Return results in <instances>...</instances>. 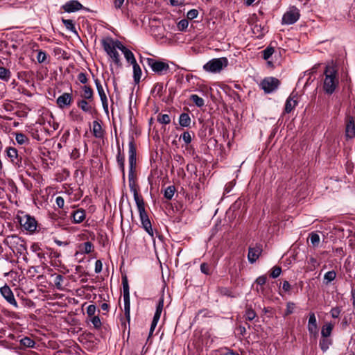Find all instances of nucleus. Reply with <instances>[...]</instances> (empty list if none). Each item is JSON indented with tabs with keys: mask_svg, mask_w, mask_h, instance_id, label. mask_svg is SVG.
Wrapping results in <instances>:
<instances>
[{
	"mask_svg": "<svg viewBox=\"0 0 355 355\" xmlns=\"http://www.w3.org/2000/svg\"><path fill=\"white\" fill-rule=\"evenodd\" d=\"M137 161V148L133 137L130 138L128 143V162H129V171H128V184L130 191L133 193L134 200L135 202L142 200L143 198L138 193V190L136 187V182L135 178V170Z\"/></svg>",
	"mask_w": 355,
	"mask_h": 355,
	"instance_id": "obj_1",
	"label": "nucleus"
},
{
	"mask_svg": "<svg viewBox=\"0 0 355 355\" xmlns=\"http://www.w3.org/2000/svg\"><path fill=\"white\" fill-rule=\"evenodd\" d=\"M324 80L323 89L325 93L331 94L334 92L339 83L338 71L335 66L327 65L324 71Z\"/></svg>",
	"mask_w": 355,
	"mask_h": 355,
	"instance_id": "obj_2",
	"label": "nucleus"
},
{
	"mask_svg": "<svg viewBox=\"0 0 355 355\" xmlns=\"http://www.w3.org/2000/svg\"><path fill=\"white\" fill-rule=\"evenodd\" d=\"M345 256V252L343 248H338L331 251H324L321 253V259H324V262H329V265L341 264V260Z\"/></svg>",
	"mask_w": 355,
	"mask_h": 355,
	"instance_id": "obj_3",
	"label": "nucleus"
},
{
	"mask_svg": "<svg viewBox=\"0 0 355 355\" xmlns=\"http://www.w3.org/2000/svg\"><path fill=\"white\" fill-rule=\"evenodd\" d=\"M228 65V60L225 57L213 58L203 65V69L210 73H219Z\"/></svg>",
	"mask_w": 355,
	"mask_h": 355,
	"instance_id": "obj_4",
	"label": "nucleus"
},
{
	"mask_svg": "<svg viewBox=\"0 0 355 355\" xmlns=\"http://www.w3.org/2000/svg\"><path fill=\"white\" fill-rule=\"evenodd\" d=\"M121 279L123 291L124 314L127 320L129 322L130 320V300L129 285L126 274L122 273Z\"/></svg>",
	"mask_w": 355,
	"mask_h": 355,
	"instance_id": "obj_5",
	"label": "nucleus"
},
{
	"mask_svg": "<svg viewBox=\"0 0 355 355\" xmlns=\"http://www.w3.org/2000/svg\"><path fill=\"white\" fill-rule=\"evenodd\" d=\"M280 84L279 80L274 77L265 78L260 83V87L265 92L269 94L275 91Z\"/></svg>",
	"mask_w": 355,
	"mask_h": 355,
	"instance_id": "obj_6",
	"label": "nucleus"
},
{
	"mask_svg": "<svg viewBox=\"0 0 355 355\" xmlns=\"http://www.w3.org/2000/svg\"><path fill=\"white\" fill-rule=\"evenodd\" d=\"M146 63L155 73L158 74H162L169 70V66L167 63L156 60L153 58H147Z\"/></svg>",
	"mask_w": 355,
	"mask_h": 355,
	"instance_id": "obj_7",
	"label": "nucleus"
},
{
	"mask_svg": "<svg viewBox=\"0 0 355 355\" xmlns=\"http://www.w3.org/2000/svg\"><path fill=\"white\" fill-rule=\"evenodd\" d=\"M300 16V10L296 7L293 6L283 15L282 24H293L299 19Z\"/></svg>",
	"mask_w": 355,
	"mask_h": 355,
	"instance_id": "obj_8",
	"label": "nucleus"
},
{
	"mask_svg": "<svg viewBox=\"0 0 355 355\" xmlns=\"http://www.w3.org/2000/svg\"><path fill=\"white\" fill-rule=\"evenodd\" d=\"M102 45L105 51L112 58V61L117 65L121 66V62L120 55L117 51L114 49L112 42L107 43L105 40H102Z\"/></svg>",
	"mask_w": 355,
	"mask_h": 355,
	"instance_id": "obj_9",
	"label": "nucleus"
},
{
	"mask_svg": "<svg viewBox=\"0 0 355 355\" xmlns=\"http://www.w3.org/2000/svg\"><path fill=\"white\" fill-rule=\"evenodd\" d=\"M19 223L22 228L29 232H34L36 230L37 222L35 219L28 215L21 218Z\"/></svg>",
	"mask_w": 355,
	"mask_h": 355,
	"instance_id": "obj_10",
	"label": "nucleus"
},
{
	"mask_svg": "<svg viewBox=\"0 0 355 355\" xmlns=\"http://www.w3.org/2000/svg\"><path fill=\"white\" fill-rule=\"evenodd\" d=\"M262 250V245L261 243H256L254 246L250 245L249 247L248 259L251 264L254 263L259 259Z\"/></svg>",
	"mask_w": 355,
	"mask_h": 355,
	"instance_id": "obj_11",
	"label": "nucleus"
},
{
	"mask_svg": "<svg viewBox=\"0 0 355 355\" xmlns=\"http://www.w3.org/2000/svg\"><path fill=\"white\" fill-rule=\"evenodd\" d=\"M0 293L4 299L11 305L17 307V302L15 299L14 294L10 288L5 285L0 288Z\"/></svg>",
	"mask_w": 355,
	"mask_h": 355,
	"instance_id": "obj_12",
	"label": "nucleus"
},
{
	"mask_svg": "<svg viewBox=\"0 0 355 355\" xmlns=\"http://www.w3.org/2000/svg\"><path fill=\"white\" fill-rule=\"evenodd\" d=\"M307 328L311 336H313L314 337L317 336L318 334V329L316 317L314 313H311L309 314Z\"/></svg>",
	"mask_w": 355,
	"mask_h": 355,
	"instance_id": "obj_13",
	"label": "nucleus"
},
{
	"mask_svg": "<svg viewBox=\"0 0 355 355\" xmlns=\"http://www.w3.org/2000/svg\"><path fill=\"white\" fill-rule=\"evenodd\" d=\"M72 101L73 98L71 94L63 93L57 98L56 103L60 108L63 109L65 107L71 105Z\"/></svg>",
	"mask_w": 355,
	"mask_h": 355,
	"instance_id": "obj_14",
	"label": "nucleus"
},
{
	"mask_svg": "<svg viewBox=\"0 0 355 355\" xmlns=\"http://www.w3.org/2000/svg\"><path fill=\"white\" fill-rule=\"evenodd\" d=\"M83 8V5L76 0H71L62 6V8L67 12H73L81 10Z\"/></svg>",
	"mask_w": 355,
	"mask_h": 355,
	"instance_id": "obj_15",
	"label": "nucleus"
},
{
	"mask_svg": "<svg viewBox=\"0 0 355 355\" xmlns=\"http://www.w3.org/2000/svg\"><path fill=\"white\" fill-rule=\"evenodd\" d=\"M7 155L10 158L11 162L18 168L22 166L21 158L18 157V153L16 148L10 147L7 149Z\"/></svg>",
	"mask_w": 355,
	"mask_h": 355,
	"instance_id": "obj_16",
	"label": "nucleus"
},
{
	"mask_svg": "<svg viewBox=\"0 0 355 355\" xmlns=\"http://www.w3.org/2000/svg\"><path fill=\"white\" fill-rule=\"evenodd\" d=\"M345 137L347 139H352L355 137V124L352 117L347 120L345 128Z\"/></svg>",
	"mask_w": 355,
	"mask_h": 355,
	"instance_id": "obj_17",
	"label": "nucleus"
},
{
	"mask_svg": "<svg viewBox=\"0 0 355 355\" xmlns=\"http://www.w3.org/2000/svg\"><path fill=\"white\" fill-rule=\"evenodd\" d=\"M94 250V246L90 241H87L83 243H80L78 245V251L76 253V255L78 254H89L93 252Z\"/></svg>",
	"mask_w": 355,
	"mask_h": 355,
	"instance_id": "obj_18",
	"label": "nucleus"
},
{
	"mask_svg": "<svg viewBox=\"0 0 355 355\" xmlns=\"http://www.w3.org/2000/svg\"><path fill=\"white\" fill-rule=\"evenodd\" d=\"M86 217L85 211L83 209L75 210L71 214L73 222L76 224L82 223Z\"/></svg>",
	"mask_w": 355,
	"mask_h": 355,
	"instance_id": "obj_19",
	"label": "nucleus"
},
{
	"mask_svg": "<svg viewBox=\"0 0 355 355\" xmlns=\"http://www.w3.org/2000/svg\"><path fill=\"white\" fill-rule=\"evenodd\" d=\"M116 162L122 172L123 178L125 179V157L123 152H121V148L118 146V152L116 155Z\"/></svg>",
	"mask_w": 355,
	"mask_h": 355,
	"instance_id": "obj_20",
	"label": "nucleus"
},
{
	"mask_svg": "<svg viewBox=\"0 0 355 355\" xmlns=\"http://www.w3.org/2000/svg\"><path fill=\"white\" fill-rule=\"evenodd\" d=\"M77 105L80 107L83 112H87L90 114H93L95 111L94 107L89 104V102L87 101V99H81L78 101Z\"/></svg>",
	"mask_w": 355,
	"mask_h": 355,
	"instance_id": "obj_21",
	"label": "nucleus"
},
{
	"mask_svg": "<svg viewBox=\"0 0 355 355\" xmlns=\"http://www.w3.org/2000/svg\"><path fill=\"white\" fill-rule=\"evenodd\" d=\"M135 203L138 209L141 223H143L144 221L149 219L148 216L145 210V205L144 200L137 202Z\"/></svg>",
	"mask_w": 355,
	"mask_h": 355,
	"instance_id": "obj_22",
	"label": "nucleus"
},
{
	"mask_svg": "<svg viewBox=\"0 0 355 355\" xmlns=\"http://www.w3.org/2000/svg\"><path fill=\"white\" fill-rule=\"evenodd\" d=\"M92 132L96 138H103L104 135L102 126L97 121H94L92 123Z\"/></svg>",
	"mask_w": 355,
	"mask_h": 355,
	"instance_id": "obj_23",
	"label": "nucleus"
},
{
	"mask_svg": "<svg viewBox=\"0 0 355 355\" xmlns=\"http://www.w3.org/2000/svg\"><path fill=\"white\" fill-rule=\"evenodd\" d=\"M295 97V96H293V94H291V95L287 98L285 104V112H291L297 105V102L295 99H294Z\"/></svg>",
	"mask_w": 355,
	"mask_h": 355,
	"instance_id": "obj_24",
	"label": "nucleus"
},
{
	"mask_svg": "<svg viewBox=\"0 0 355 355\" xmlns=\"http://www.w3.org/2000/svg\"><path fill=\"white\" fill-rule=\"evenodd\" d=\"M83 94L82 97L83 99H87L89 102L93 101L94 98V92L90 86L84 85L83 87Z\"/></svg>",
	"mask_w": 355,
	"mask_h": 355,
	"instance_id": "obj_25",
	"label": "nucleus"
},
{
	"mask_svg": "<svg viewBox=\"0 0 355 355\" xmlns=\"http://www.w3.org/2000/svg\"><path fill=\"white\" fill-rule=\"evenodd\" d=\"M334 329V324L331 323H326L324 324L321 329V336L329 338Z\"/></svg>",
	"mask_w": 355,
	"mask_h": 355,
	"instance_id": "obj_26",
	"label": "nucleus"
},
{
	"mask_svg": "<svg viewBox=\"0 0 355 355\" xmlns=\"http://www.w3.org/2000/svg\"><path fill=\"white\" fill-rule=\"evenodd\" d=\"M133 68V78L134 81L136 83H139L140 82L141 76V69L139 65L135 62L132 64Z\"/></svg>",
	"mask_w": 355,
	"mask_h": 355,
	"instance_id": "obj_27",
	"label": "nucleus"
},
{
	"mask_svg": "<svg viewBox=\"0 0 355 355\" xmlns=\"http://www.w3.org/2000/svg\"><path fill=\"white\" fill-rule=\"evenodd\" d=\"M332 344V340L329 338L322 337L319 345L322 352H326Z\"/></svg>",
	"mask_w": 355,
	"mask_h": 355,
	"instance_id": "obj_28",
	"label": "nucleus"
},
{
	"mask_svg": "<svg viewBox=\"0 0 355 355\" xmlns=\"http://www.w3.org/2000/svg\"><path fill=\"white\" fill-rule=\"evenodd\" d=\"M179 123L182 127H189L191 124V118L187 113H182L179 118Z\"/></svg>",
	"mask_w": 355,
	"mask_h": 355,
	"instance_id": "obj_29",
	"label": "nucleus"
},
{
	"mask_svg": "<svg viewBox=\"0 0 355 355\" xmlns=\"http://www.w3.org/2000/svg\"><path fill=\"white\" fill-rule=\"evenodd\" d=\"M94 83L97 89L98 94L100 96L101 100H105L107 98L106 94L104 91V89L98 79H95Z\"/></svg>",
	"mask_w": 355,
	"mask_h": 355,
	"instance_id": "obj_30",
	"label": "nucleus"
},
{
	"mask_svg": "<svg viewBox=\"0 0 355 355\" xmlns=\"http://www.w3.org/2000/svg\"><path fill=\"white\" fill-rule=\"evenodd\" d=\"M11 77V72L3 67H0V79L3 81H8Z\"/></svg>",
	"mask_w": 355,
	"mask_h": 355,
	"instance_id": "obj_31",
	"label": "nucleus"
},
{
	"mask_svg": "<svg viewBox=\"0 0 355 355\" xmlns=\"http://www.w3.org/2000/svg\"><path fill=\"white\" fill-rule=\"evenodd\" d=\"M309 239L313 248L318 247L320 241V236L315 232H311L309 234Z\"/></svg>",
	"mask_w": 355,
	"mask_h": 355,
	"instance_id": "obj_32",
	"label": "nucleus"
},
{
	"mask_svg": "<svg viewBox=\"0 0 355 355\" xmlns=\"http://www.w3.org/2000/svg\"><path fill=\"white\" fill-rule=\"evenodd\" d=\"M15 135V140L19 144L23 145L28 144L29 139L24 134L21 132H16Z\"/></svg>",
	"mask_w": 355,
	"mask_h": 355,
	"instance_id": "obj_33",
	"label": "nucleus"
},
{
	"mask_svg": "<svg viewBox=\"0 0 355 355\" xmlns=\"http://www.w3.org/2000/svg\"><path fill=\"white\" fill-rule=\"evenodd\" d=\"M190 100L198 107H202L205 105L204 99L196 94L191 95Z\"/></svg>",
	"mask_w": 355,
	"mask_h": 355,
	"instance_id": "obj_34",
	"label": "nucleus"
},
{
	"mask_svg": "<svg viewBox=\"0 0 355 355\" xmlns=\"http://www.w3.org/2000/svg\"><path fill=\"white\" fill-rule=\"evenodd\" d=\"M107 43L112 42L113 46H114V49H119L122 52L125 51L127 48L119 40H113L111 38H107L106 40H104Z\"/></svg>",
	"mask_w": 355,
	"mask_h": 355,
	"instance_id": "obj_35",
	"label": "nucleus"
},
{
	"mask_svg": "<svg viewBox=\"0 0 355 355\" xmlns=\"http://www.w3.org/2000/svg\"><path fill=\"white\" fill-rule=\"evenodd\" d=\"M19 342L21 345L28 348H33L35 345V342L29 337H24Z\"/></svg>",
	"mask_w": 355,
	"mask_h": 355,
	"instance_id": "obj_36",
	"label": "nucleus"
},
{
	"mask_svg": "<svg viewBox=\"0 0 355 355\" xmlns=\"http://www.w3.org/2000/svg\"><path fill=\"white\" fill-rule=\"evenodd\" d=\"M122 53L124 54V57L126 59L128 62H130L131 64L137 62L134 56V54L132 53V52L130 50H129L128 49H126Z\"/></svg>",
	"mask_w": 355,
	"mask_h": 355,
	"instance_id": "obj_37",
	"label": "nucleus"
},
{
	"mask_svg": "<svg viewBox=\"0 0 355 355\" xmlns=\"http://www.w3.org/2000/svg\"><path fill=\"white\" fill-rule=\"evenodd\" d=\"M143 228L146 230V232L151 236L153 237V230L152 228L151 223L150 219L144 221L141 223Z\"/></svg>",
	"mask_w": 355,
	"mask_h": 355,
	"instance_id": "obj_38",
	"label": "nucleus"
},
{
	"mask_svg": "<svg viewBox=\"0 0 355 355\" xmlns=\"http://www.w3.org/2000/svg\"><path fill=\"white\" fill-rule=\"evenodd\" d=\"M163 306H164V300L162 298H161V299H159L158 304L157 305L156 311L154 314L153 318H157V319L160 318V315H161L162 311L163 310Z\"/></svg>",
	"mask_w": 355,
	"mask_h": 355,
	"instance_id": "obj_39",
	"label": "nucleus"
},
{
	"mask_svg": "<svg viewBox=\"0 0 355 355\" xmlns=\"http://www.w3.org/2000/svg\"><path fill=\"white\" fill-rule=\"evenodd\" d=\"M62 23L65 26L66 28L71 32L76 33V27L73 24V22L71 19H62Z\"/></svg>",
	"mask_w": 355,
	"mask_h": 355,
	"instance_id": "obj_40",
	"label": "nucleus"
},
{
	"mask_svg": "<svg viewBox=\"0 0 355 355\" xmlns=\"http://www.w3.org/2000/svg\"><path fill=\"white\" fill-rule=\"evenodd\" d=\"M157 121L162 124H168L171 122V118L167 114H159Z\"/></svg>",
	"mask_w": 355,
	"mask_h": 355,
	"instance_id": "obj_41",
	"label": "nucleus"
},
{
	"mask_svg": "<svg viewBox=\"0 0 355 355\" xmlns=\"http://www.w3.org/2000/svg\"><path fill=\"white\" fill-rule=\"evenodd\" d=\"M175 191V189L173 186L168 187L164 190V197L168 200H171L174 195Z\"/></svg>",
	"mask_w": 355,
	"mask_h": 355,
	"instance_id": "obj_42",
	"label": "nucleus"
},
{
	"mask_svg": "<svg viewBox=\"0 0 355 355\" xmlns=\"http://www.w3.org/2000/svg\"><path fill=\"white\" fill-rule=\"evenodd\" d=\"M52 277H53V282H54L55 285L56 286V287L58 289H60L62 287L61 282L63 279L62 276L61 275L55 274V275H52Z\"/></svg>",
	"mask_w": 355,
	"mask_h": 355,
	"instance_id": "obj_43",
	"label": "nucleus"
},
{
	"mask_svg": "<svg viewBox=\"0 0 355 355\" xmlns=\"http://www.w3.org/2000/svg\"><path fill=\"white\" fill-rule=\"evenodd\" d=\"M309 263L313 264V266L315 264L320 266V264L325 263V262L324 261V259H322V258L321 259V254H320V256H318V257H311L309 259Z\"/></svg>",
	"mask_w": 355,
	"mask_h": 355,
	"instance_id": "obj_44",
	"label": "nucleus"
},
{
	"mask_svg": "<svg viewBox=\"0 0 355 355\" xmlns=\"http://www.w3.org/2000/svg\"><path fill=\"white\" fill-rule=\"evenodd\" d=\"M263 58L264 60L269 59L274 53V49L272 47H267L263 51Z\"/></svg>",
	"mask_w": 355,
	"mask_h": 355,
	"instance_id": "obj_45",
	"label": "nucleus"
},
{
	"mask_svg": "<svg viewBox=\"0 0 355 355\" xmlns=\"http://www.w3.org/2000/svg\"><path fill=\"white\" fill-rule=\"evenodd\" d=\"M245 319L248 320H252L256 317V313L252 309H247L245 313Z\"/></svg>",
	"mask_w": 355,
	"mask_h": 355,
	"instance_id": "obj_46",
	"label": "nucleus"
},
{
	"mask_svg": "<svg viewBox=\"0 0 355 355\" xmlns=\"http://www.w3.org/2000/svg\"><path fill=\"white\" fill-rule=\"evenodd\" d=\"M336 274L334 270L329 271L324 275V279L327 281V284H328L333 281L336 278Z\"/></svg>",
	"mask_w": 355,
	"mask_h": 355,
	"instance_id": "obj_47",
	"label": "nucleus"
},
{
	"mask_svg": "<svg viewBox=\"0 0 355 355\" xmlns=\"http://www.w3.org/2000/svg\"><path fill=\"white\" fill-rule=\"evenodd\" d=\"M6 274L8 276H10V277L15 282L20 281L21 275L19 274V272L17 271L11 270L10 271H9L8 272H7Z\"/></svg>",
	"mask_w": 355,
	"mask_h": 355,
	"instance_id": "obj_48",
	"label": "nucleus"
},
{
	"mask_svg": "<svg viewBox=\"0 0 355 355\" xmlns=\"http://www.w3.org/2000/svg\"><path fill=\"white\" fill-rule=\"evenodd\" d=\"M189 21L187 19H182L178 23V28L180 31H183L188 27Z\"/></svg>",
	"mask_w": 355,
	"mask_h": 355,
	"instance_id": "obj_49",
	"label": "nucleus"
},
{
	"mask_svg": "<svg viewBox=\"0 0 355 355\" xmlns=\"http://www.w3.org/2000/svg\"><path fill=\"white\" fill-rule=\"evenodd\" d=\"M180 139H182L187 144L191 143V135L190 132L184 131L182 135L180 136Z\"/></svg>",
	"mask_w": 355,
	"mask_h": 355,
	"instance_id": "obj_50",
	"label": "nucleus"
},
{
	"mask_svg": "<svg viewBox=\"0 0 355 355\" xmlns=\"http://www.w3.org/2000/svg\"><path fill=\"white\" fill-rule=\"evenodd\" d=\"M198 15V11L196 9H191L189 10L187 13V17L189 19H193L196 18Z\"/></svg>",
	"mask_w": 355,
	"mask_h": 355,
	"instance_id": "obj_51",
	"label": "nucleus"
},
{
	"mask_svg": "<svg viewBox=\"0 0 355 355\" xmlns=\"http://www.w3.org/2000/svg\"><path fill=\"white\" fill-rule=\"evenodd\" d=\"M295 308V305L293 302H288L286 304V309L285 311V315H288L293 313L294 309Z\"/></svg>",
	"mask_w": 355,
	"mask_h": 355,
	"instance_id": "obj_52",
	"label": "nucleus"
},
{
	"mask_svg": "<svg viewBox=\"0 0 355 355\" xmlns=\"http://www.w3.org/2000/svg\"><path fill=\"white\" fill-rule=\"evenodd\" d=\"M46 59V53L44 51H39L37 55V60L39 63L44 62Z\"/></svg>",
	"mask_w": 355,
	"mask_h": 355,
	"instance_id": "obj_53",
	"label": "nucleus"
},
{
	"mask_svg": "<svg viewBox=\"0 0 355 355\" xmlns=\"http://www.w3.org/2000/svg\"><path fill=\"white\" fill-rule=\"evenodd\" d=\"M91 322L94 327L96 329H98L101 327V321L98 316H93L91 319Z\"/></svg>",
	"mask_w": 355,
	"mask_h": 355,
	"instance_id": "obj_54",
	"label": "nucleus"
},
{
	"mask_svg": "<svg viewBox=\"0 0 355 355\" xmlns=\"http://www.w3.org/2000/svg\"><path fill=\"white\" fill-rule=\"evenodd\" d=\"M96 311V307L94 304H90L87 308V313L89 316L93 317L95 316L94 314Z\"/></svg>",
	"mask_w": 355,
	"mask_h": 355,
	"instance_id": "obj_55",
	"label": "nucleus"
},
{
	"mask_svg": "<svg viewBox=\"0 0 355 355\" xmlns=\"http://www.w3.org/2000/svg\"><path fill=\"white\" fill-rule=\"evenodd\" d=\"M340 309L338 307L332 308L330 313L332 318H338L340 313Z\"/></svg>",
	"mask_w": 355,
	"mask_h": 355,
	"instance_id": "obj_56",
	"label": "nucleus"
},
{
	"mask_svg": "<svg viewBox=\"0 0 355 355\" xmlns=\"http://www.w3.org/2000/svg\"><path fill=\"white\" fill-rule=\"evenodd\" d=\"M78 80L80 81V83L83 84H86L87 83V74L85 73L81 72L78 75Z\"/></svg>",
	"mask_w": 355,
	"mask_h": 355,
	"instance_id": "obj_57",
	"label": "nucleus"
},
{
	"mask_svg": "<svg viewBox=\"0 0 355 355\" xmlns=\"http://www.w3.org/2000/svg\"><path fill=\"white\" fill-rule=\"evenodd\" d=\"M159 319L153 318V321L151 322L150 331H149V336H151V335L153 334V331L157 324V322Z\"/></svg>",
	"mask_w": 355,
	"mask_h": 355,
	"instance_id": "obj_58",
	"label": "nucleus"
},
{
	"mask_svg": "<svg viewBox=\"0 0 355 355\" xmlns=\"http://www.w3.org/2000/svg\"><path fill=\"white\" fill-rule=\"evenodd\" d=\"M125 0H114L113 4L114 7L116 10L122 9L123 5L124 4Z\"/></svg>",
	"mask_w": 355,
	"mask_h": 355,
	"instance_id": "obj_59",
	"label": "nucleus"
},
{
	"mask_svg": "<svg viewBox=\"0 0 355 355\" xmlns=\"http://www.w3.org/2000/svg\"><path fill=\"white\" fill-rule=\"evenodd\" d=\"M282 268H275L270 273V277L276 278L279 277L282 272Z\"/></svg>",
	"mask_w": 355,
	"mask_h": 355,
	"instance_id": "obj_60",
	"label": "nucleus"
},
{
	"mask_svg": "<svg viewBox=\"0 0 355 355\" xmlns=\"http://www.w3.org/2000/svg\"><path fill=\"white\" fill-rule=\"evenodd\" d=\"M55 202H56L57 206L59 208H62L64 205V200L62 197L58 196L55 199Z\"/></svg>",
	"mask_w": 355,
	"mask_h": 355,
	"instance_id": "obj_61",
	"label": "nucleus"
},
{
	"mask_svg": "<svg viewBox=\"0 0 355 355\" xmlns=\"http://www.w3.org/2000/svg\"><path fill=\"white\" fill-rule=\"evenodd\" d=\"M256 282L259 285H263L266 282V276H260L256 279Z\"/></svg>",
	"mask_w": 355,
	"mask_h": 355,
	"instance_id": "obj_62",
	"label": "nucleus"
},
{
	"mask_svg": "<svg viewBox=\"0 0 355 355\" xmlns=\"http://www.w3.org/2000/svg\"><path fill=\"white\" fill-rule=\"evenodd\" d=\"M220 294L223 295L234 297V295H231L230 291L227 288H222L220 290Z\"/></svg>",
	"mask_w": 355,
	"mask_h": 355,
	"instance_id": "obj_63",
	"label": "nucleus"
},
{
	"mask_svg": "<svg viewBox=\"0 0 355 355\" xmlns=\"http://www.w3.org/2000/svg\"><path fill=\"white\" fill-rule=\"evenodd\" d=\"M101 101L102 102V105H103V110H104L105 112L108 114V102H107V98H106L105 100H101Z\"/></svg>",
	"mask_w": 355,
	"mask_h": 355,
	"instance_id": "obj_64",
	"label": "nucleus"
}]
</instances>
